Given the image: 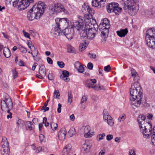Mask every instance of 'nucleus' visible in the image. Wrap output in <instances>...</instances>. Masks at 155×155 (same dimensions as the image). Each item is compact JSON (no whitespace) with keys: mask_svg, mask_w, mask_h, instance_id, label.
Returning a JSON list of instances; mask_svg holds the SVG:
<instances>
[{"mask_svg":"<svg viewBox=\"0 0 155 155\" xmlns=\"http://www.w3.org/2000/svg\"><path fill=\"white\" fill-rule=\"evenodd\" d=\"M130 99L132 105L139 107L141 103L143 97L141 88L140 84L137 81L131 84L130 89Z\"/></svg>","mask_w":155,"mask_h":155,"instance_id":"f257e3e1","label":"nucleus"},{"mask_svg":"<svg viewBox=\"0 0 155 155\" xmlns=\"http://www.w3.org/2000/svg\"><path fill=\"white\" fill-rule=\"evenodd\" d=\"M45 4L41 2L35 4L27 12L28 19L31 21L35 19L39 18L45 11Z\"/></svg>","mask_w":155,"mask_h":155,"instance_id":"f03ea898","label":"nucleus"},{"mask_svg":"<svg viewBox=\"0 0 155 155\" xmlns=\"http://www.w3.org/2000/svg\"><path fill=\"white\" fill-rule=\"evenodd\" d=\"M138 0H126L124 2V9L131 16L135 15L139 10Z\"/></svg>","mask_w":155,"mask_h":155,"instance_id":"7ed1b4c3","label":"nucleus"},{"mask_svg":"<svg viewBox=\"0 0 155 155\" xmlns=\"http://www.w3.org/2000/svg\"><path fill=\"white\" fill-rule=\"evenodd\" d=\"M1 107L2 110L5 112H7L9 114L7 116L8 119L12 117V113L10 112V110L13 107V103L12 100L7 96V98L2 100L1 102Z\"/></svg>","mask_w":155,"mask_h":155,"instance_id":"20e7f679","label":"nucleus"},{"mask_svg":"<svg viewBox=\"0 0 155 155\" xmlns=\"http://www.w3.org/2000/svg\"><path fill=\"white\" fill-rule=\"evenodd\" d=\"M34 0H15L13 2V6L17 7L19 11L24 10Z\"/></svg>","mask_w":155,"mask_h":155,"instance_id":"39448f33","label":"nucleus"},{"mask_svg":"<svg viewBox=\"0 0 155 155\" xmlns=\"http://www.w3.org/2000/svg\"><path fill=\"white\" fill-rule=\"evenodd\" d=\"M97 34V30L95 28L85 29V31H82L81 33V39H92Z\"/></svg>","mask_w":155,"mask_h":155,"instance_id":"423d86ee","label":"nucleus"},{"mask_svg":"<svg viewBox=\"0 0 155 155\" xmlns=\"http://www.w3.org/2000/svg\"><path fill=\"white\" fill-rule=\"evenodd\" d=\"M117 3L113 2L109 4L106 7V9L109 13L114 12L117 15H118L121 12L122 8L118 6Z\"/></svg>","mask_w":155,"mask_h":155,"instance_id":"0eeeda50","label":"nucleus"},{"mask_svg":"<svg viewBox=\"0 0 155 155\" xmlns=\"http://www.w3.org/2000/svg\"><path fill=\"white\" fill-rule=\"evenodd\" d=\"M55 21L56 26L59 27L61 29L67 26L70 27V21L67 18H56Z\"/></svg>","mask_w":155,"mask_h":155,"instance_id":"6e6552de","label":"nucleus"},{"mask_svg":"<svg viewBox=\"0 0 155 155\" xmlns=\"http://www.w3.org/2000/svg\"><path fill=\"white\" fill-rule=\"evenodd\" d=\"M141 129L140 131L142 133L143 137L147 138L150 137L151 132L152 130V125L150 122H146V124L144 127Z\"/></svg>","mask_w":155,"mask_h":155,"instance_id":"1a4fd4ad","label":"nucleus"},{"mask_svg":"<svg viewBox=\"0 0 155 155\" xmlns=\"http://www.w3.org/2000/svg\"><path fill=\"white\" fill-rule=\"evenodd\" d=\"M1 144L2 146L1 150L2 155H9L10 148L9 143L5 137H4L2 138Z\"/></svg>","mask_w":155,"mask_h":155,"instance_id":"9d476101","label":"nucleus"},{"mask_svg":"<svg viewBox=\"0 0 155 155\" xmlns=\"http://www.w3.org/2000/svg\"><path fill=\"white\" fill-rule=\"evenodd\" d=\"M77 21L73 22V24L71 27L76 28L78 30H80L83 27L84 24V18L82 17L78 16Z\"/></svg>","mask_w":155,"mask_h":155,"instance_id":"9b49d317","label":"nucleus"},{"mask_svg":"<svg viewBox=\"0 0 155 155\" xmlns=\"http://www.w3.org/2000/svg\"><path fill=\"white\" fill-rule=\"evenodd\" d=\"M103 119L104 121L110 126H113L114 125V122L112 117L109 114L107 110H104L103 113Z\"/></svg>","mask_w":155,"mask_h":155,"instance_id":"f8f14e48","label":"nucleus"},{"mask_svg":"<svg viewBox=\"0 0 155 155\" xmlns=\"http://www.w3.org/2000/svg\"><path fill=\"white\" fill-rule=\"evenodd\" d=\"M74 34V29L71 27V28H65L61 32V35H64L68 39L70 40L73 38Z\"/></svg>","mask_w":155,"mask_h":155,"instance_id":"ddd939ff","label":"nucleus"},{"mask_svg":"<svg viewBox=\"0 0 155 155\" xmlns=\"http://www.w3.org/2000/svg\"><path fill=\"white\" fill-rule=\"evenodd\" d=\"M145 39L147 46L155 49V36L153 37H145Z\"/></svg>","mask_w":155,"mask_h":155,"instance_id":"4468645a","label":"nucleus"},{"mask_svg":"<svg viewBox=\"0 0 155 155\" xmlns=\"http://www.w3.org/2000/svg\"><path fill=\"white\" fill-rule=\"evenodd\" d=\"M81 131L84 133V137H85L87 138L92 136V134L90 132L91 127L89 126L82 127H81Z\"/></svg>","mask_w":155,"mask_h":155,"instance_id":"2eb2a0df","label":"nucleus"},{"mask_svg":"<svg viewBox=\"0 0 155 155\" xmlns=\"http://www.w3.org/2000/svg\"><path fill=\"white\" fill-rule=\"evenodd\" d=\"M46 73V70L45 66L41 65L40 67L39 70V75H36V77L40 79H43L44 78V77L45 76Z\"/></svg>","mask_w":155,"mask_h":155,"instance_id":"dca6fc26","label":"nucleus"},{"mask_svg":"<svg viewBox=\"0 0 155 155\" xmlns=\"http://www.w3.org/2000/svg\"><path fill=\"white\" fill-rule=\"evenodd\" d=\"M85 25V29L95 28V26H97L96 23L92 24L91 20L88 18L85 20H84Z\"/></svg>","mask_w":155,"mask_h":155,"instance_id":"f3484780","label":"nucleus"},{"mask_svg":"<svg viewBox=\"0 0 155 155\" xmlns=\"http://www.w3.org/2000/svg\"><path fill=\"white\" fill-rule=\"evenodd\" d=\"M61 29L56 26V25H54V27H53L51 29V33L54 36L55 35L56 36H59L60 34H61Z\"/></svg>","mask_w":155,"mask_h":155,"instance_id":"a211bd4d","label":"nucleus"},{"mask_svg":"<svg viewBox=\"0 0 155 155\" xmlns=\"http://www.w3.org/2000/svg\"><path fill=\"white\" fill-rule=\"evenodd\" d=\"M57 13L63 12L64 13L68 14V12L64 8V6L61 4L57 3Z\"/></svg>","mask_w":155,"mask_h":155,"instance_id":"6ab92c4d","label":"nucleus"},{"mask_svg":"<svg viewBox=\"0 0 155 155\" xmlns=\"http://www.w3.org/2000/svg\"><path fill=\"white\" fill-rule=\"evenodd\" d=\"M128 31L127 28L121 29L119 31H117V34L120 37H124L128 33Z\"/></svg>","mask_w":155,"mask_h":155,"instance_id":"aec40b11","label":"nucleus"},{"mask_svg":"<svg viewBox=\"0 0 155 155\" xmlns=\"http://www.w3.org/2000/svg\"><path fill=\"white\" fill-rule=\"evenodd\" d=\"M67 133L66 129L65 128H62L59 131L58 134V137L59 139L61 140L64 139L65 138V136Z\"/></svg>","mask_w":155,"mask_h":155,"instance_id":"412c9836","label":"nucleus"},{"mask_svg":"<svg viewBox=\"0 0 155 155\" xmlns=\"http://www.w3.org/2000/svg\"><path fill=\"white\" fill-rule=\"evenodd\" d=\"M110 28L109 25H108L107 27H104L102 28V29L101 31V36H103L104 38L107 37L109 33Z\"/></svg>","mask_w":155,"mask_h":155,"instance_id":"4be33fe9","label":"nucleus"},{"mask_svg":"<svg viewBox=\"0 0 155 155\" xmlns=\"http://www.w3.org/2000/svg\"><path fill=\"white\" fill-rule=\"evenodd\" d=\"M155 36V28H150L147 30L146 32V37H153Z\"/></svg>","mask_w":155,"mask_h":155,"instance_id":"5701e85b","label":"nucleus"},{"mask_svg":"<svg viewBox=\"0 0 155 155\" xmlns=\"http://www.w3.org/2000/svg\"><path fill=\"white\" fill-rule=\"evenodd\" d=\"M109 22V21L107 18L104 19L103 22L99 25V27L100 29H102L104 27H107L108 25H109V27H110V25Z\"/></svg>","mask_w":155,"mask_h":155,"instance_id":"b1692460","label":"nucleus"},{"mask_svg":"<svg viewBox=\"0 0 155 155\" xmlns=\"http://www.w3.org/2000/svg\"><path fill=\"white\" fill-rule=\"evenodd\" d=\"M91 146L85 142L84 144L82 145L81 146L82 150L84 152V153H89L90 150Z\"/></svg>","mask_w":155,"mask_h":155,"instance_id":"393cba45","label":"nucleus"},{"mask_svg":"<svg viewBox=\"0 0 155 155\" xmlns=\"http://www.w3.org/2000/svg\"><path fill=\"white\" fill-rule=\"evenodd\" d=\"M104 4L102 3L101 2L100 0H93L92 2V5L93 6L99 8L103 7L104 6Z\"/></svg>","mask_w":155,"mask_h":155,"instance_id":"a878e982","label":"nucleus"},{"mask_svg":"<svg viewBox=\"0 0 155 155\" xmlns=\"http://www.w3.org/2000/svg\"><path fill=\"white\" fill-rule=\"evenodd\" d=\"M83 43H81L79 46V51H82L84 50L88 45L89 42L88 41H87L85 39Z\"/></svg>","mask_w":155,"mask_h":155,"instance_id":"bb28decb","label":"nucleus"},{"mask_svg":"<svg viewBox=\"0 0 155 155\" xmlns=\"http://www.w3.org/2000/svg\"><path fill=\"white\" fill-rule=\"evenodd\" d=\"M57 3L52 4L49 6V10L50 13L52 14H54L55 12H57Z\"/></svg>","mask_w":155,"mask_h":155,"instance_id":"cd10ccee","label":"nucleus"},{"mask_svg":"<svg viewBox=\"0 0 155 155\" xmlns=\"http://www.w3.org/2000/svg\"><path fill=\"white\" fill-rule=\"evenodd\" d=\"M25 126L27 130H32L34 129L35 126L32 123L29 121L26 122Z\"/></svg>","mask_w":155,"mask_h":155,"instance_id":"c85d7f7f","label":"nucleus"},{"mask_svg":"<svg viewBox=\"0 0 155 155\" xmlns=\"http://www.w3.org/2000/svg\"><path fill=\"white\" fill-rule=\"evenodd\" d=\"M71 146L70 144H68L63 148V153L65 155L68 154L70 151L71 149Z\"/></svg>","mask_w":155,"mask_h":155,"instance_id":"c756f323","label":"nucleus"},{"mask_svg":"<svg viewBox=\"0 0 155 155\" xmlns=\"http://www.w3.org/2000/svg\"><path fill=\"white\" fill-rule=\"evenodd\" d=\"M3 53L4 56L6 58H8L11 56V52L9 49L8 48H4L3 50Z\"/></svg>","mask_w":155,"mask_h":155,"instance_id":"7c9ffc66","label":"nucleus"},{"mask_svg":"<svg viewBox=\"0 0 155 155\" xmlns=\"http://www.w3.org/2000/svg\"><path fill=\"white\" fill-rule=\"evenodd\" d=\"M151 134V142L153 145H155V126L153 127V130H152Z\"/></svg>","mask_w":155,"mask_h":155,"instance_id":"2f4dec72","label":"nucleus"},{"mask_svg":"<svg viewBox=\"0 0 155 155\" xmlns=\"http://www.w3.org/2000/svg\"><path fill=\"white\" fill-rule=\"evenodd\" d=\"M146 117L143 115H139L137 118V121L139 125L141 124V123L143 121L146 120Z\"/></svg>","mask_w":155,"mask_h":155,"instance_id":"473e14b6","label":"nucleus"},{"mask_svg":"<svg viewBox=\"0 0 155 155\" xmlns=\"http://www.w3.org/2000/svg\"><path fill=\"white\" fill-rule=\"evenodd\" d=\"M90 80H87L85 81H84V83L85 86L88 87L89 88H92L94 86L93 84L90 82Z\"/></svg>","mask_w":155,"mask_h":155,"instance_id":"72a5a7b5","label":"nucleus"},{"mask_svg":"<svg viewBox=\"0 0 155 155\" xmlns=\"http://www.w3.org/2000/svg\"><path fill=\"white\" fill-rule=\"evenodd\" d=\"M16 123L17 124V127L18 128L21 127L23 126L24 121L21 119H18L16 120Z\"/></svg>","mask_w":155,"mask_h":155,"instance_id":"f704fd0d","label":"nucleus"},{"mask_svg":"<svg viewBox=\"0 0 155 155\" xmlns=\"http://www.w3.org/2000/svg\"><path fill=\"white\" fill-rule=\"evenodd\" d=\"M68 134H69L70 137H71L73 135L76 134L75 129L74 128H71L68 132Z\"/></svg>","mask_w":155,"mask_h":155,"instance_id":"c9c22d12","label":"nucleus"},{"mask_svg":"<svg viewBox=\"0 0 155 155\" xmlns=\"http://www.w3.org/2000/svg\"><path fill=\"white\" fill-rule=\"evenodd\" d=\"M68 53H74L75 52V49L71 45H68Z\"/></svg>","mask_w":155,"mask_h":155,"instance_id":"e433bc0d","label":"nucleus"},{"mask_svg":"<svg viewBox=\"0 0 155 155\" xmlns=\"http://www.w3.org/2000/svg\"><path fill=\"white\" fill-rule=\"evenodd\" d=\"M50 125L52 130L53 131L55 130L58 127V124L53 122L50 123Z\"/></svg>","mask_w":155,"mask_h":155,"instance_id":"4c0bfd02","label":"nucleus"},{"mask_svg":"<svg viewBox=\"0 0 155 155\" xmlns=\"http://www.w3.org/2000/svg\"><path fill=\"white\" fill-rule=\"evenodd\" d=\"M87 11L88 13L90 14L91 16L94 13V11L93 9L91 8L89 6H87L86 7Z\"/></svg>","mask_w":155,"mask_h":155,"instance_id":"58836bf2","label":"nucleus"},{"mask_svg":"<svg viewBox=\"0 0 155 155\" xmlns=\"http://www.w3.org/2000/svg\"><path fill=\"white\" fill-rule=\"evenodd\" d=\"M146 13L147 15H154L155 14V7L153 8L149 11H147Z\"/></svg>","mask_w":155,"mask_h":155,"instance_id":"ea45409f","label":"nucleus"},{"mask_svg":"<svg viewBox=\"0 0 155 155\" xmlns=\"http://www.w3.org/2000/svg\"><path fill=\"white\" fill-rule=\"evenodd\" d=\"M68 102L71 103L72 101L73 97L71 94V91H69L68 92Z\"/></svg>","mask_w":155,"mask_h":155,"instance_id":"a19ab883","label":"nucleus"},{"mask_svg":"<svg viewBox=\"0 0 155 155\" xmlns=\"http://www.w3.org/2000/svg\"><path fill=\"white\" fill-rule=\"evenodd\" d=\"M69 72L66 70L63 71L62 72V74L60 75V78H62V77H67V78H69Z\"/></svg>","mask_w":155,"mask_h":155,"instance_id":"79ce46f5","label":"nucleus"},{"mask_svg":"<svg viewBox=\"0 0 155 155\" xmlns=\"http://www.w3.org/2000/svg\"><path fill=\"white\" fill-rule=\"evenodd\" d=\"M105 136V134L104 133L100 134L97 136V140L99 141L104 139V137Z\"/></svg>","mask_w":155,"mask_h":155,"instance_id":"37998d69","label":"nucleus"},{"mask_svg":"<svg viewBox=\"0 0 155 155\" xmlns=\"http://www.w3.org/2000/svg\"><path fill=\"white\" fill-rule=\"evenodd\" d=\"M60 96V93L58 90H55L54 92V98H58V97Z\"/></svg>","mask_w":155,"mask_h":155,"instance_id":"c03bdc74","label":"nucleus"},{"mask_svg":"<svg viewBox=\"0 0 155 155\" xmlns=\"http://www.w3.org/2000/svg\"><path fill=\"white\" fill-rule=\"evenodd\" d=\"M20 51L23 53H26L27 52L26 49L22 46H21L18 48Z\"/></svg>","mask_w":155,"mask_h":155,"instance_id":"a18cd8bd","label":"nucleus"},{"mask_svg":"<svg viewBox=\"0 0 155 155\" xmlns=\"http://www.w3.org/2000/svg\"><path fill=\"white\" fill-rule=\"evenodd\" d=\"M87 100V97L85 95L83 96L81 100L80 104H82L83 103H86Z\"/></svg>","mask_w":155,"mask_h":155,"instance_id":"49530a36","label":"nucleus"},{"mask_svg":"<svg viewBox=\"0 0 155 155\" xmlns=\"http://www.w3.org/2000/svg\"><path fill=\"white\" fill-rule=\"evenodd\" d=\"M131 71L132 76L134 78L136 77L137 75V73L136 71L133 68L131 69Z\"/></svg>","mask_w":155,"mask_h":155,"instance_id":"de8ad7c7","label":"nucleus"},{"mask_svg":"<svg viewBox=\"0 0 155 155\" xmlns=\"http://www.w3.org/2000/svg\"><path fill=\"white\" fill-rule=\"evenodd\" d=\"M126 116L125 114H123L122 115L120 116L118 119L119 122H121V121L124 120L126 119Z\"/></svg>","mask_w":155,"mask_h":155,"instance_id":"09e8293b","label":"nucleus"},{"mask_svg":"<svg viewBox=\"0 0 155 155\" xmlns=\"http://www.w3.org/2000/svg\"><path fill=\"white\" fill-rule=\"evenodd\" d=\"M104 70L106 72H109L111 70V68L110 65H108L104 67Z\"/></svg>","mask_w":155,"mask_h":155,"instance_id":"8fccbe9b","label":"nucleus"},{"mask_svg":"<svg viewBox=\"0 0 155 155\" xmlns=\"http://www.w3.org/2000/svg\"><path fill=\"white\" fill-rule=\"evenodd\" d=\"M57 64L59 67L61 68L64 67L65 65L63 61H58L57 62Z\"/></svg>","mask_w":155,"mask_h":155,"instance_id":"3c124183","label":"nucleus"},{"mask_svg":"<svg viewBox=\"0 0 155 155\" xmlns=\"http://www.w3.org/2000/svg\"><path fill=\"white\" fill-rule=\"evenodd\" d=\"M47 119L46 117H44L43 118V123L45 124V125L46 127H48L49 125V123L47 122Z\"/></svg>","mask_w":155,"mask_h":155,"instance_id":"603ef678","label":"nucleus"},{"mask_svg":"<svg viewBox=\"0 0 155 155\" xmlns=\"http://www.w3.org/2000/svg\"><path fill=\"white\" fill-rule=\"evenodd\" d=\"M77 69L78 70V71L81 73H83V72L84 71V68L82 65L80 66Z\"/></svg>","mask_w":155,"mask_h":155,"instance_id":"864d4df0","label":"nucleus"},{"mask_svg":"<svg viewBox=\"0 0 155 155\" xmlns=\"http://www.w3.org/2000/svg\"><path fill=\"white\" fill-rule=\"evenodd\" d=\"M54 78V74L52 73H50L48 75V78L50 80H52Z\"/></svg>","mask_w":155,"mask_h":155,"instance_id":"5fc2aeb1","label":"nucleus"},{"mask_svg":"<svg viewBox=\"0 0 155 155\" xmlns=\"http://www.w3.org/2000/svg\"><path fill=\"white\" fill-rule=\"evenodd\" d=\"M27 44L28 47L30 48L31 51H32V49L33 48L35 49L34 46L33 45H32V44L30 43L29 42H27Z\"/></svg>","mask_w":155,"mask_h":155,"instance_id":"6e6d98bb","label":"nucleus"},{"mask_svg":"<svg viewBox=\"0 0 155 155\" xmlns=\"http://www.w3.org/2000/svg\"><path fill=\"white\" fill-rule=\"evenodd\" d=\"M113 138V136L111 134H108L107 135L106 139L108 141L111 140Z\"/></svg>","mask_w":155,"mask_h":155,"instance_id":"4d7b16f0","label":"nucleus"},{"mask_svg":"<svg viewBox=\"0 0 155 155\" xmlns=\"http://www.w3.org/2000/svg\"><path fill=\"white\" fill-rule=\"evenodd\" d=\"M13 73V77L14 79H15L17 77L18 75V73L15 70H13L12 71Z\"/></svg>","mask_w":155,"mask_h":155,"instance_id":"13d9d810","label":"nucleus"},{"mask_svg":"<svg viewBox=\"0 0 155 155\" xmlns=\"http://www.w3.org/2000/svg\"><path fill=\"white\" fill-rule=\"evenodd\" d=\"M23 33L25 37L27 38H29V39H31L30 37L29 34V33L26 32L24 30L23 31Z\"/></svg>","mask_w":155,"mask_h":155,"instance_id":"bf43d9fd","label":"nucleus"},{"mask_svg":"<svg viewBox=\"0 0 155 155\" xmlns=\"http://www.w3.org/2000/svg\"><path fill=\"white\" fill-rule=\"evenodd\" d=\"M40 140L41 143L44 142L45 139L44 136L42 134H40L39 136Z\"/></svg>","mask_w":155,"mask_h":155,"instance_id":"052dcab7","label":"nucleus"},{"mask_svg":"<svg viewBox=\"0 0 155 155\" xmlns=\"http://www.w3.org/2000/svg\"><path fill=\"white\" fill-rule=\"evenodd\" d=\"M146 122H147V121L144 120L143 121V122L141 123V124L140 125H139V126L140 128V130L141 129L143 128V127H144V126L146 124Z\"/></svg>","mask_w":155,"mask_h":155,"instance_id":"680f3d73","label":"nucleus"},{"mask_svg":"<svg viewBox=\"0 0 155 155\" xmlns=\"http://www.w3.org/2000/svg\"><path fill=\"white\" fill-rule=\"evenodd\" d=\"M88 68L90 70H92L93 68V64L91 63H89L87 65Z\"/></svg>","mask_w":155,"mask_h":155,"instance_id":"e2e57ef3","label":"nucleus"},{"mask_svg":"<svg viewBox=\"0 0 155 155\" xmlns=\"http://www.w3.org/2000/svg\"><path fill=\"white\" fill-rule=\"evenodd\" d=\"M88 55L91 58H96V55L95 54L89 53Z\"/></svg>","mask_w":155,"mask_h":155,"instance_id":"0e129e2a","label":"nucleus"},{"mask_svg":"<svg viewBox=\"0 0 155 155\" xmlns=\"http://www.w3.org/2000/svg\"><path fill=\"white\" fill-rule=\"evenodd\" d=\"M38 51H37L36 53V54H35L36 55V57L35 56V58H34L36 61H38L40 59V58L39 57H38L37 55H38Z\"/></svg>","mask_w":155,"mask_h":155,"instance_id":"69168bd1","label":"nucleus"},{"mask_svg":"<svg viewBox=\"0 0 155 155\" xmlns=\"http://www.w3.org/2000/svg\"><path fill=\"white\" fill-rule=\"evenodd\" d=\"M47 60L48 63L51 64H53V61L52 59L49 57H47Z\"/></svg>","mask_w":155,"mask_h":155,"instance_id":"338daca9","label":"nucleus"},{"mask_svg":"<svg viewBox=\"0 0 155 155\" xmlns=\"http://www.w3.org/2000/svg\"><path fill=\"white\" fill-rule=\"evenodd\" d=\"M129 155H136L134 150H131L129 152Z\"/></svg>","mask_w":155,"mask_h":155,"instance_id":"774afa93","label":"nucleus"}]
</instances>
